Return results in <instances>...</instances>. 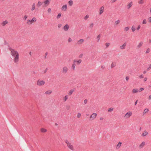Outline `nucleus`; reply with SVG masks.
Wrapping results in <instances>:
<instances>
[{
  "label": "nucleus",
  "instance_id": "nucleus-39",
  "mask_svg": "<svg viewBox=\"0 0 151 151\" xmlns=\"http://www.w3.org/2000/svg\"><path fill=\"white\" fill-rule=\"evenodd\" d=\"M61 13H59L56 17V18L57 19H59L61 17Z\"/></svg>",
  "mask_w": 151,
  "mask_h": 151
},
{
  "label": "nucleus",
  "instance_id": "nucleus-8",
  "mask_svg": "<svg viewBox=\"0 0 151 151\" xmlns=\"http://www.w3.org/2000/svg\"><path fill=\"white\" fill-rule=\"evenodd\" d=\"M51 1V0H44L43 1V4L44 6H48Z\"/></svg>",
  "mask_w": 151,
  "mask_h": 151
},
{
  "label": "nucleus",
  "instance_id": "nucleus-34",
  "mask_svg": "<svg viewBox=\"0 0 151 151\" xmlns=\"http://www.w3.org/2000/svg\"><path fill=\"white\" fill-rule=\"evenodd\" d=\"M131 30L132 32H134L136 30V29L134 26L133 25L131 27Z\"/></svg>",
  "mask_w": 151,
  "mask_h": 151
},
{
  "label": "nucleus",
  "instance_id": "nucleus-44",
  "mask_svg": "<svg viewBox=\"0 0 151 151\" xmlns=\"http://www.w3.org/2000/svg\"><path fill=\"white\" fill-rule=\"evenodd\" d=\"M75 66H76V64H75V63H74V62L72 64V67L73 69H74L75 68Z\"/></svg>",
  "mask_w": 151,
  "mask_h": 151
},
{
  "label": "nucleus",
  "instance_id": "nucleus-40",
  "mask_svg": "<svg viewBox=\"0 0 151 151\" xmlns=\"http://www.w3.org/2000/svg\"><path fill=\"white\" fill-rule=\"evenodd\" d=\"M129 29V27H126L124 28V31H127Z\"/></svg>",
  "mask_w": 151,
  "mask_h": 151
},
{
  "label": "nucleus",
  "instance_id": "nucleus-56",
  "mask_svg": "<svg viewBox=\"0 0 151 151\" xmlns=\"http://www.w3.org/2000/svg\"><path fill=\"white\" fill-rule=\"evenodd\" d=\"M147 77H145L144 79V81H146L147 80Z\"/></svg>",
  "mask_w": 151,
  "mask_h": 151
},
{
  "label": "nucleus",
  "instance_id": "nucleus-13",
  "mask_svg": "<svg viewBox=\"0 0 151 151\" xmlns=\"http://www.w3.org/2000/svg\"><path fill=\"white\" fill-rule=\"evenodd\" d=\"M139 92V90L137 88H134L132 90V93L133 94L137 93Z\"/></svg>",
  "mask_w": 151,
  "mask_h": 151
},
{
  "label": "nucleus",
  "instance_id": "nucleus-7",
  "mask_svg": "<svg viewBox=\"0 0 151 151\" xmlns=\"http://www.w3.org/2000/svg\"><path fill=\"white\" fill-rule=\"evenodd\" d=\"M68 71V68L66 66L63 67L62 69V72L63 74L66 73Z\"/></svg>",
  "mask_w": 151,
  "mask_h": 151
},
{
  "label": "nucleus",
  "instance_id": "nucleus-63",
  "mask_svg": "<svg viewBox=\"0 0 151 151\" xmlns=\"http://www.w3.org/2000/svg\"><path fill=\"white\" fill-rule=\"evenodd\" d=\"M146 73V71H144V72H143V73H144V74H145Z\"/></svg>",
  "mask_w": 151,
  "mask_h": 151
},
{
  "label": "nucleus",
  "instance_id": "nucleus-32",
  "mask_svg": "<svg viewBox=\"0 0 151 151\" xmlns=\"http://www.w3.org/2000/svg\"><path fill=\"white\" fill-rule=\"evenodd\" d=\"M148 134V132L146 131H144L142 134V135L143 136H145L147 135Z\"/></svg>",
  "mask_w": 151,
  "mask_h": 151
},
{
  "label": "nucleus",
  "instance_id": "nucleus-61",
  "mask_svg": "<svg viewBox=\"0 0 151 151\" xmlns=\"http://www.w3.org/2000/svg\"><path fill=\"white\" fill-rule=\"evenodd\" d=\"M84 103H85V104L86 103H87V100H86H86H84Z\"/></svg>",
  "mask_w": 151,
  "mask_h": 151
},
{
  "label": "nucleus",
  "instance_id": "nucleus-6",
  "mask_svg": "<svg viewBox=\"0 0 151 151\" xmlns=\"http://www.w3.org/2000/svg\"><path fill=\"white\" fill-rule=\"evenodd\" d=\"M45 83V81L44 80H38L37 81V85L39 86L44 85Z\"/></svg>",
  "mask_w": 151,
  "mask_h": 151
},
{
  "label": "nucleus",
  "instance_id": "nucleus-21",
  "mask_svg": "<svg viewBox=\"0 0 151 151\" xmlns=\"http://www.w3.org/2000/svg\"><path fill=\"white\" fill-rule=\"evenodd\" d=\"M104 7L103 6L101 7L100 9L99 10V14H101L104 12Z\"/></svg>",
  "mask_w": 151,
  "mask_h": 151
},
{
  "label": "nucleus",
  "instance_id": "nucleus-42",
  "mask_svg": "<svg viewBox=\"0 0 151 151\" xmlns=\"http://www.w3.org/2000/svg\"><path fill=\"white\" fill-rule=\"evenodd\" d=\"M81 116V114L80 113H78L77 114V117L78 118H79Z\"/></svg>",
  "mask_w": 151,
  "mask_h": 151
},
{
  "label": "nucleus",
  "instance_id": "nucleus-12",
  "mask_svg": "<svg viewBox=\"0 0 151 151\" xmlns=\"http://www.w3.org/2000/svg\"><path fill=\"white\" fill-rule=\"evenodd\" d=\"M67 9V6L66 4L63 5L61 7V10L63 12L66 11Z\"/></svg>",
  "mask_w": 151,
  "mask_h": 151
},
{
  "label": "nucleus",
  "instance_id": "nucleus-25",
  "mask_svg": "<svg viewBox=\"0 0 151 151\" xmlns=\"http://www.w3.org/2000/svg\"><path fill=\"white\" fill-rule=\"evenodd\" d=\"M126 46V44L124 43L122 45L120 46V48L121 49H125Z\"/></svg>",
  "mask_w": 151,
  "mask_h": 151
},
{
  "label": "nucleus",
  "instance_id": "nucleus-19",
  "mask_svg": "<svg viewBox=\"0 0 151 151\" xmlns=\"http://www.w3.org/2000/svg\"><path fill=\"white\" fill-rule=\"evenodd\" d=\"M8 21L7 20H5L3 21L1 24V25L4 26L6 24H7L8 23Z\"/></svg>",
  "mask_w": 151,
  "mask_h": 151
},
{
  "label": "nucleus",
  "instance_id": "nucleus-20",
  "mask_svg": "<svg viewBox=\"0 0 151 151\" xmlns=\"http://www.w3.org/2000/svg\"><path fill=\"white\" fill-rule=\"evenodd\" d=\"M122 145V142H119V143L117 144V145L116 147V148L117 149H119L120 147Z\"/></svg>",
  "mask_w": 151,
  "mask_h": 151
},
{
  "label": "nucleus",
  "instance_id": "nucleus-46",
  "mask_svg": "<svg viewBox=\"0 0 151 151\" xmlns=\"http://www.w3.org/2000/svg\"><path fill=\"white\" fill-rule=\"evenodd\" d=\"M105 46L106 47H108L109 45H110V43H105Z\"/></svg>",
  "mask_w": 151,
  "mask_h": 151
},
{
  "label": "nucleus",
  "instance_id": "nucleus-57",
  "mask_svg": "<svg viewBox=\"0 0 151 151\" xmlns=\"http://www.w3.org/2000/svg\"><path fill=\"white\" fill-rule=\"evenodd\" d=\"M101 68L103 69L105 68V66L104 65H101Z\"/></svg>",
  "mask_w": 151,
  "mask_h": 151
},
{
  "label": "nucleus",
  "instance_id": "nucleus-23",
  "mask_svg": "<svg viewBox=\"0 0 151 151\" xmlns=\"http://www.w3.org/2000/svg\"><path fill=\"white\" fill-rule=\"evenodd\" d=\"M40 131L42 132L45 133L47 132V130L44 128H41L40 129Z\"/></svg>",
  "mask_w": 151,
  "mask_h": 151
},
{
  "label": "nucleus",
  "instance_id": "nucleus-33",
  "mask_svg": "<svg viewBox=\"0 0 151 151\" xmlns=\"http://www.w3.org/2000/svg\"><path fill=\"white\" fill-rule=\"evenodd\" d=\"M68 4L69 6H72L73 4V1L72 0H70L68 2Z\"/></svg>",
  "mask_w": 151,
  "mask_h": 151
},
{
  "label": "nucleus",
  "instance_id": "nucleus-14",
  "mask_svg": "<svg viewBox=\"0 0 151 151\" xmlns=\"http://www.w3.org/2000/svg\"><path fill=\"white\" fill-rule=\"evenodd\" d=\"M145 145V142H142L139 145V148L140 149L142 148Z\"/></svg>",
  "mask_w": 151,
  "mask_h": 151
},
{
  "label": "nucleus",
  "instance_id": "nucleus-62",
  "mask_svg": "<svg viewBox=\"0 0 151 151\" xmlns=\"http://www.w3.org/2000/svg\"><path fill=\"white\" fill-rule=\"evenodd\" d=\"M137 103V100L135 102V105H136Z\"/></svg>",
  "mask_w": 151,
  "mask_h": 151
},
{
  "label": "nucleus",
  "instance_id": "nucleus-30",
  "mask_svg": "<svg viewBox=\"0 0 151 151\" xmlns=\"http://www.w3.org/2000/svg\"><path fill=\"white\" fill-rule=\"evenodd\" d=\"M35 9V3H33L32 6L31 10L32 11H33Z\"/></svg>",
  "mask_w": 151,
  "mask_h": 151
},
{
  "label": "nucleus",
  "instance_id": "nucleus-15",
  "mask_svg": "<svg viewBox=\"0 0 151 151\" xmlns=\"http://www.w3.org/2000/svg\"><path fill=\"white\" fill-rule=\"evenodd\" d=\"M84 42V40L83 39H81L79 40L77 42V44L78 45H80L82 44Z\"/></svg>",
  "mask_w": 151,
  "mask_h": 151
},
{
  "label": "nucleus",
  "instance_id": "nucleus-48",
  "mask_svg": "<svg viewBox=\"0 0 151 151\" xmlns=\"http://www.w3.org/2000/svg\"><path fill=\"white\" fill-rule=\"evenodd\" d=\"M139 77L140 78H142L144 77V76L143 75L141 74L139 76Z\"/></svg>",
  "mask_w": 151,
  "mask_h": 151
},
{
  "label": "nucleus",
  "instance_id": "nucleus-51",
  "mask_svg": "<svg viewBox=\"0 0 151 151\" xmlns=\"http://www.w3.org/2000/svg\"><path fill=\"white\" fill-rule=\"evenodd\" d=\"M83 54H81L79 55V58H82L83 56Z\"/></svg>",
  "mask_w": 151,
  "mask_h": 151
},
{
  "label": "nucleus",
  "instance_id": "nucleus-2",
  "mask_svg": "<svg viewBox=\"0 0 151 151\" xmlns=\"http://www.w3.org/2000/svg\"><path fill=\"white\" fill-rule=\"evenodd\" d=\"M65 143L66 144L67 147L70 150L72 151H74V149L73 145L67 140H66L65 141Z\"/></svg>",
  "mask_w": 151,
  "mask_h": 151
},
{
  "label": "nucleus",
  "instance_id": "nucleus-26",
  "mask_svg": "<svg viewBox=\"0 0 151 151\" xmlns=\"http://www.w3.org/2000/svg\"><path fill=\"white\" fill-rule=\"evenodd\" d=\"M138 3V4H143L144 3V0H139Z\"/></svg>",
  "mask_w": 151,
  "mask_h": 151
},
{
  "label": "nucleus",
  "instance_id": "nucleus-36",
  "mask_svg": "<svg viewBox=\"0 0 151 151\" xmlns=\"http://www.w3.org/2000/svg\"><path fill=\"white\" fill-rule=\"evenodd\" d=\"M47 12L48 13L50 14L51 12V9L50 8H48Z\"/></svg>",
  "mask_w": 151,
  "mask_h": 151
},
{
  "label": "nucleus",
  "instance_id": "nucleus-38",
  "mask_svg": "<svg viewBox=\"0 0 151 151\" xmlns=\"http://www.w3.org/2000/svg\"><path fill=\"white\" fill-rule=\"evenodd\" d=\"M72 41V38L70 37H69L68 40V43H70V42H71Z\"/></svg>",
  "mask_w": 151,
  "mask_h": 151
},
{
  "label": "nucleus",
  "instance_id": "nucleus-49",
  "mask_svg": "<svg viewBox=\"0 0 151 151\" xmlns=\"http://www.w3.org/2000/svg\"><path fill=\"white\" fill-rule=\"evenodd\" d=\"M150 52V49L149 48L147 49L145 52L146 53H148Z\"/></svg>",
  "mask_w": 151,
  "mask_h": 151
},
{
  "label": "nucleus",
  "instance_id": "nucleus-28",
  "mask_svg": "<svg viewBox=\"0 0 151 151\" xmlns=\"http://www.w3.org/2000/svg\"><path fill=\"white\" fill-rule=\"evenodd\" d=\"M74 91V90L73 89H71V90H70L69 92V93H68V95L69 96L71 95L73 93Z\"/></svg>",
  "mask_w": 151,
  "mask_h": 151
},
{
  "label": "nucleus",
  "instance_id": "nucleus-29",
  "mask_svg": "<svg viewBox=\"0 0 151 151\" xmlns=\"http://www.w3.org/2000/svg\"><path fill=\"white\" fill-rule=\"evenodd\" d=\"M52 91L51 90H48L45 92V94H46L50 95L52 93Z\"/></svg>",
  "mask_w": 151,
  "mask_h": 151
},
{
  "label": "nucleus",
  "instance_id": "nucleus-24",
  "mask_svg": "<svg viewBox=\"0 0 151 151\" xmlns=\"http://www.w3.org/2000/svg\"><path fill=\"white\" fill-rule=\"evenodd\" d=\"M100 38H101V35H98L96 37V41L97 42H98L100 39Z\"/></svg>",
  "mask_w": 151,
  "mask_h": 151
},
{
  "label": "nucleus",
  "instance_id": "nucleus-55",
  "mask_svg": "<svg viewBox=\"0 0 151 151\" xmlns=\"http://www.w3.org/2000/svg\"><path fill=\"white\" fill-rule=\"evenodd\" d=\"M148 99L149 100H150L151 99V94L148 97Z\"/></svg>",
  "mask_w": 151,
  "mask_h": 151
},
{
  "label": "nucleus",
  "instance_id": "nucleus-3",
  "mask_svg": "<svg viewBox=\"0 0 151 151\" xmlns=\"http://www.w3.org/2000/svg\"><path fill=\"white\" fill-rule=\"evenodd\" d=\"M37 21V19L35 17H33L32 20L28 19L27 23L29 25L32 24L33 23Z\"/></svg>",
  "mask_w": 151,
  "mask_h": 151
},
{
  "label": "nucleus",
  "instance_id": "nucleus-31",
  "mask_svg": "<svg viewBox=\"0 0 151 151\" xmlns=\"http://www.w3.org/2000/svg\"><path fill=\"white\" fill-rule=\"evenodd\" d=\"M42 4V2L41 1H38L37 4V6L38 7H40Z\"/></svg>",
  "mask_w": 151,
  "mask_h": 151
},
{
  "label": "nucleus",
  "instance_id": "nucleus-64",
  "mask_svg": "<svg viewBox=\"0 0 151 151\" xmlns=\"http://www.w3.org/2000/svg\"><path fill=\"white\" fill-rule=\"evenodd\" d=\"M150 13H151V7L150 8Z\"/></svg>",
  "mask_w": 151,
  "mask_h": 151
},
{
  "label": "nucleus",
  "instance_id": "nucleus-59",
  "mask_svg": "<svg viewBox=\"0 0 151 151\" xmlns=\"http://www.w3.org/2000/svg\"><path fill=\"white\" fill-rule=\"evenodd\" d=\"M117 0H111V1L112 3H113L116 2Z\"/></svg>",
  "mask_w": 151,
  "mask_h": 151
},
{
  "label": "nucleus",
  "instance_id": "nucleus-50",
  "mask_svg": "<svg viewBox=\"0 0 151 151\" xmlns=\"http://www.w3.org/2000/svg\"><path fill=\"white\" fill-rule=\"evenodd\" d=\"M141 26L140 25H139L137 27V30H139Z\"/></svg>",
  "mask_w": 151,
  "mask_h": 151
},
{
  "label": "nucleus",
  "instance_id": "nucleus-35",
  "mask_svg": "<svg viewBox=\"0 0 151 151\" xmlns=\"http://www.w3.org/2000/svg\"><path fill=\"white\" fill-rule=\"evenodd\" d=\"M94 24L93 23H91L89 24V27L90 28H92L94 26Z\"/></svg>",
  "mask_w": 151,
  "mask_h": 151
},
{
  "label": "nucleus",
  "instance_id": "nucleus-9",
  "mask_svg": "<svg viewBox=\"0 0 151 151\" xmlns=\"http://www.w3.org/2000/svg\"><path fill=\"white\" fill-rule=\"evenodd\" d=\"M133 3L132 1L128 2L127 5V9H129L133 6Z\"/></svg>",
  "mask_w": 151,
  "mask_h": 151
},
{
  "label": "nucleus",
  "instance_id": "nucleus-37",
  "mask_svg": "<svg viewBox=\"0 0 151 151\" xmlns=\"http://www.w3.org/2000/svg\"><path fill=\"white\" fill-rule=\"evenodd\" d=\"M147 23V21L146 19H144L142 22V24H146Z\"/></svg>",
  "mask_w": 151,
  "mask_h": 151
},
{
  "label": "nucleus",
  "instance_id": "nucleus-27",
  "mask_svg": "<svg viewBox=\"0 0 151 151\" xmlns=\"http://www.w3.org/2000/svg\"><path fill=\"white\" fill-rule=\"evenodd\" d=\"M68 95H66L63 98V100L64 101H66L68 99Z\"/></svg>",
  "mask_w": 151,
  "mask_h": 151
},
{
  "label": "nucleus",
  "instance_id": "nucleus-58",
  "mask_svg": "<svg viewBox=\"0 0 151 151\" xmlns=\"http://www.w3.org/2000/svg\"><path fill=\"white\" fill-rule=\"evenodd\" d=\"M62 26V25L60 24H59L58 25V28Z\"/></svg>",
  "mask_w": 151,
  "mask_h": 151
},
{
  "label": "nucleus",
  "instance_id": "nucleus-17",
  "mask_svg": "<svg viewBox=\"0 0 151 151\" xmlns=\"http://www.w3.org/2000/svg\"><path fill=\"white\" fill-rule=\"evenodd\" d=\"M120 23V21L119 19H118L115 21L114 22V25L115 26H117Z\"/></svg>",
  "mask_w": 151,
  "mask_h": 151
},
{
  "label": "nucleus",
  "instance_id": "nucleus-43",
  "mask_svg": "<svg viewBox=\"0 0 151 151\" xmlns=\"http://www.w3.org/2000/svg\"><path fill=\"white\" fill-rule=\"evenodd\" d=\"M151 69V64H150L148 66V67L147 68V70L149 71Z\"/></svg>",
  "mask_w": 151,
  "mask_h": 151
},
{
  "label": "nucleus",
  "instance_id": "nucleus-54",
  "mask_svg": "<svg viewBox=\"0 0 151 151\" xmlns=\"http://www.w3.org/2000/svg\"><path fill=\"white\" fill-rule=\"evenodd\" d=\"M144 90V89L143 88H140L139 89V92H141L142 91H143Z\"/></svg>",
  "mask_w": 151,
  "mask_h": 151
},
{
  "label": "nucleus",
  "instance_id": "nucleus-41",
  "mask_svg": "<svg viewBox=\"0 0 151 151\" xmlns=\"http://www.w3.org/2000/svg\"><path fill=\"white\" fill-rule=\"evenodd\" d=\"M147 19L148 22L149 23H151V17H148Z\"/></svg>",
  "mask_w": 151,
  "mask_h": 151
},
{
  "label": "nucleus",
  "instance_id": "nucleus-1",
  "mask_svg": "<svg viewBox=\"0 0 151 151\" xmlns=\"http://www.w3.org/2000/svg\"><path fill=\"white\" fill-rule=\"evenodd\" d=\"M10 50L11 55L14 58V62L16 64H17L19 61V53L17 51L12 49H11Z\"/></svg>",
  "mask_w": 151,
  "mask_h": 151
},
{
  "label": "nucleus",
  "instance_id": "nucleus-16",
  "mask_svg": "<svg viewBox=\"0 0 151 151\" xmlns=\"http://www.w3.org/2000/svg\"><path fill=\"white\" fill-rule=\"evenodd\" d=\"M143 42H139L137 46V49L140 48L142 45Z\"/></svg>",
  "mask_w": 151,
  "mask_h": 151
},
{
  "label": "nucleus",
  "instance_id": "nucleus-45",
  "mask_svg": "<svg viewBox=\"0 0 151 151\" xmlns=\"http://www.w3.org/2000/svg\"><path fill=\"white\" fill-rule=\"evenodd\" d=\"M89 17V16L88 15H86L84 17V19L85 20L87 19Z\"/></svg>",
  "mask_w": 151,
  "mask_h": 151
},
{
  "label": "nucleus",
  "instance_id": "nucleus-60",
  "mask_svg": "<svg viewBox=\"0 0 151 151\" xmlns=\"http://www.w3.org/2000/svg\"><path fill=\"white\" fill-rule=\"evenodd\" d=\"M126 80L127 81L129 79V77H126L125 78Z\"/></svg>",
  "mask_w": 151,
  "mask_h": 151
},
{
  "label": "nucleus",
  "instance_id": "nucleus-10",
  "mask_svg": "<svg viewBox=\"0 0 151 151\" xmlns=\"http://www.w3.org/2000/svg\"><path fill=\"white\" fill-rule=\"evenodd\" d=\"M69 27V25L68 24H66L63 27V29L65 31H67L68 30Z\"/></svg>",
  "mask_w": 151,
  "mask_h": 151
},
{
  "label": "nucleus",
  "instance_id": "nucleus-18",
  "mask_svg": "<svg viewBox=\"0 0 151 151\" xmlns=\"http://www.w3.org/2000/svg\"><path fill=\"white\" fill-rule=\"evenodd\" d=\"M116 64L115 62H112L111 65V68H113L116 66Z\"/></svg>",
  "mask_w": 151,
  "mask_h": 151
},
{
  "label": "nucleus",
  "instance_id": "nucleus-53",
  "mask_svg": "<svg viewBox=\"0 0 151 151\" xmlns=\"http://www.w3.org/2000/svg\"><path fill=\"white\" fill-rule=\"evenodd\" d=\"M27 15H25L24 16V17H23V19H24V20H26L27 19Z\"/></svg>",
  "mask_w": 151,
  "mask_h": 151
},
{
  "label": "nucleus",
  "instance_id": "nucleus-47",
  "mask_svg": "<svg viewBox=\"0 0 151 151\" xmlns=\"http://www.w3.org/2000/svg\"><path fill=\"white\" fill-rule=\"evenodd\" d=\"M114 109L113 108H109V109L108 110V111L109 112H111V111H113Z\"/></svg>",
  "mask_w": 151,
  "mask_h": 151
},
{
  "label": "nucleus",
  "instance_id": "nucleus-22",
  "mask_svg": "<svg viewBox=\"0 0 151 151\" xmlns=\"http://www.w3.org/2000/svg\"><path fill=\"white\" fill-rule=\"evenodd\" d=\"M149 111V109L147 108H145L143 112V114H147L148 113Z\"/></svg>",
  "mask_w": 151,
  "mask_h": 151
},
{
  "label": "nucleus",
  "instance_id": "nucleus-5",
  "mask_svg": "<svg viewBox=\"0 0 151 151\" xmlns=\"http://www.w3.org/2000/svg\"><path fill=\"white\" fill-rule=\"evenodd\" d=\"M97 116V113H92L89 117V120L92 121L95 120Z\"/></svg>",
  "mask_w": 151,
  "mask_h": 151
},
{
  "label": "nucleus",
  "instance_id": "nucleus-52",
  "mask_svg": "<svg viewBox=\"0 0 151 151\" xmlns=\"http://www.w3.org/2000/svg\"><path fill=\"white\" fill-rule=\"evenodd\" d=\"M104 119V118L103 117H101L99 118V120L101 121H102Z\"/></svg>",
  "mask_w": 151,
  "mask_h": 151
},
{
  "label": "nucleus",
  "instance_id": "nucleus-4",
  "mask_svg": "<svg viewBox=\"0 0 151 151\" xmlns=\"http://www.w3.org/2000/svg\"><path fill=\"white\" fill-rule=\"evenodd\" d=\"M132 113L131 111H128L124 115V118L126 119L129 118L132 115Z\"/></svg>",
  "mask_w": 151,
  "mask_h": 151
},
{
  "label": "nucleus",
  "instance_id": "nucleus-11",
  "mask_svg": "<svg viewBox=\"0 0 151 151\" xmlns=\"http://www.w3.org/2000/svg\"><path fill=\"white\" fill-rule=\"evenodd\" d=\"M82 60L81 59H76L74 60V63H76L77 65H79L82 62Z\"/></svg>",
  "mask_w": 151,
  "mask_h": 151
}]
</instances>
